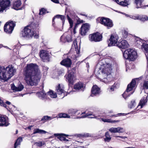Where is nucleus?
Wrapping results in <instances>:
<instances>
[{
	"label": "nucleus",
	"mask_w": 148,
	"mask_h": 148,
	"mask_svg": "<svg viewBox=\"0 0 148 148\" xmlns=\"http://www.w3.org/2000/svg\"><path fill=\"white\" fill-rule=\"evenodd\" d=\"M24 80L28 85H36L39 82L42 74L36 64H27L24 70Z\"/></svg>",
	"instance_id": "obj_1"
},
{
	"label": "nucleus",
	"mask_w": 148,
	"mask_h": 148,
	"mask_svg": "<svg viewBox=\"0 0 148 148\" xmlns=\"http://www.w3.org/2000/svg\"><path fill=\"white\" fill-rule=\"evenodd\" d=\"M99 64L101 67L99 68V71H95V75L97 78L100 79L106 83H108L111 79L112 76L111 71L112 70V66L110 63Z\"/></svg>",
	"instance_id": "obj_2"
},
{
	"label": "nucleus",
	"mask_w": 148,
	"mask_h": 148,
	"mask_svg": "<svg viewBox=\"0 0 148 148\" xmlns=\"http://www.w3.org/2000/svg\"><path fill=\"white\" fill-rule=\"evenodd\" d=\"M16 71V70L12 65L5 68L0 67V79L7 81L15 74Z\"/></svg>",
	"instance_id": "obj_3"
},
{
	"label": "nucleus",
	"mask_w": 148,
	"mask_h": 148,
	"mask_svg": "<svg viewBox=\"0 0 148 148\" xmlns=\"http://www.w3.org/2000/svg\"><path fill=\"white\" fill-rule=\"evenodd\" d=\"M32 24L25 27L21 32L22 36L24 38H30L33 36L35 38H38L39 35L37 33L34 32L35 27Z\"/></svg>",
	"instance_id": "obj_4"
},
{
	"label": "nucleus",
	"mask_w": 148,
	"mask_h": 148,
	"mask_svg": "<svg viewBox=\"0 0 148 148\" xmlns=\"http://www.w3.org/2000/svg\"><path fill=\"white\" fill-rule=\"evenodd\" d=\"M123 56L126 59L133 61L137 58V53L134 49H129L124 51L123 53Z\"/></svg>",
	"instance_id": "obj_5"
},
{
	"label": "nucleus",
	"mask_w": 148,
	"mask_h": 148,
	"mask_svg": "<svg viewBox=\"0 0 148 148\" xmlns=\"http://www.w3.org/2000/svg\"><path fill=\"white\" fill-rule=\"evenodd\" d=\"M136 84V81L134 79H133L130 83L128 85L126 90L122 95L123 97L126 99L127 97H129L130 95L132 94L134 91L131 93L130 92L132 91L135 87Z\"/></svg>",
	"instance_id": "obj_6"
},
{
	"label": "nucleus",
	"mask_w": 148,
	"mask_h": 148,
	"mask_svg": "<svg viewBox=\"0 0 148 148\" xmlns=\"http://www.w3.org/2000/svg\"><path fill=\"white\" fill-rule=\"evenodd\" d=\"M97 21H99L102 24L107 27L108 28L112 27L113 25L112 21L110 19L104 17L99 18L97 19Z\"/></svg>",
	"instance_id": "obj_7"
},
{
	"label": "nucleus",
	"mask_w": 148,
	"mask_h": 148,
	"mask_svg": "<svg viewBox=\"0 0 148 148\" xmlns=\"http://www.w3.org/2000/svg\"><path fill=\"white\" fill-rule=\"evenodd\" d=\"M10 5L9 0H0V13H2L4 10H7Z\"/></svg>",
	"instance_id": "obj_8"
},
{
	"label": "nucleus",
	"mask_w": 148,
	"mask_h": 148,
	"mask_svg": "<svg viewBox=\"0 0 148 148\" xmlns=\"http://www.w3.org/2000/svg\"><path fill=\"white\" fill-rule=\"evenodd\" d=\"M102 35L98 32L94 33L89 35V39L90 41L98 42L102 40Z\"/></svg>",
	"instance_id": "obj_9"
},
{
	"label": "nucleus",
	"mask_w": 148,
	"mask_h": 148,
	"mask_svg": "<svg viewBox=\"0 0 148 148\" xmlns=\"http://www.w3.org/2000/svg\"><path fill=\"white\" fill-rule=\"evenodd\" d=\"M15 24L13 21L7 22L4 26V31L7 33L10 34L12 32Z\"/></svg>",
	"instance_id": "obj_10"
},
{
	"label": "nucleus",
	"mask_w": 148,
	"mask_h": 148,
	"mask_svg": "<svg viewBox=\"0 0 148 148\" xmlns=\"http://www.w3.org/2000/svg\"><path fill=\"white\" fill-rule=\"evenodd\" d=\"M119 38L118 36L116 34H112L108 42V46L109 47L115 46L117 43Z\"/></svg>",
	"instance_id": "obj_11"
},
{
	"label": "nucleus",
	"mask_w": 148,
	"mask_h": 148,
	"mask_svg": "<svg viewBox=\"0 0 148 148\" xmlns=\"http://www.w3.org/2000/svg\"><path fill=\"white\" fill-rule=\"evenodd\" d=\"M90 27V26L88 23H85L83 24L80 29V33L82 35H85L88 31L89 30Z\"/></svg>",
	"instance_id": "obj_12"
},
{
	"label": "nucleus",
	"mask_w": 148,
	"mask_h": 148,
	"mask_svg": "<svg viewBox=\"0 0 148 148\" xmlns=\"http://www.w3.org/2000/svg\"><path fill=\"white\" fill-rule=\"evenodd\" d=\"M40 53V57L44 62H47L49 61V56L46 51L42 50Z\"/></svg>",
	"instance_id": "obj_13"
},
{
	"label": "nucleus",
	"mask_w": 148,
	"mask_h": 148,
	"mask_svg": "<svg viewBox=\"0 0 148 148\" xmlns=\"http://www.w3.org/2000/svg\"><path fill=\"white\" fill-rule=\"evenodd\" d=\"M56 91L58 94L59 95H63L62 98L67 95V93L64 90V88L62 85L59 84L56 88Z\"/></svg>",
	"instance_id": "obj_14"
},
{
	"label": "nucleus",
	"mask_w": 148,
	"mask_h": 148,
	"mask_svg": "<svg viewBox=\"0 0 148 148\" xmlns=\"http://www.w3.org/2000/svg\"><path fill=\"white\" fill-rule=\"evenodd\" d=\"M8 118L5 116H0V126L7 127L9 125Z\"/></svg>",
	"instance_id": "obj_15"
},
{
	"label": "nucleus",
	"mask_w": 148,
	"mask_h": 148,
	"mask_svg": "<svg viewBox=\"0 0 148 148\" xmlns=\"http://www.w3.org/2000/svg\"><path fill=\"white\" fill-rule=\"evenodd\" d=\"M117 45L119 48L123 49H125L129 47L128 42L125 40H122L120 42H119L118 44H117Z\"/></svg>",
	"instance_id": "obj_16"
},
{
	"label": "nucleus",
	"mask_w": 148,
	"mask_h": 148,
	"mask_svg": "<svg viewBox=\"0 0 148 148\" xmlns=\"http://www.w3.org/2000/svg\"><path fill=\"white\" fill-rule=\"evenodd\" d=\"M82 115L80 116H78L77 117V119L84 118L88 117L89 116L92 115L93 116L90 117L89 118H95L97 119H99V118L98 117L100 116V115L98 116H96L94 115H92L91 113H86L85 112H84L81 114Z\"/></svg>",
	"instance_id": "obj_17"
},
{
	"label": "nucleus",
	"mask_w": 148,
	"mask_h": 148,
	"mask_svg": "<svg viewBox=\"0 0 148 148\" xmlns=\"http://www.w3.org/2000/svg\"><path fill=\"white\" fill-rule=\"evenodd\" d=\"M71 63L72 62L71 59L69 58L63 60L60 63L61 65L66 67H70Z\"/></svg>",
	"instance_id": "obj_18"
},
{
	"label": "nucleus",
	"mask_w": 148,
	"mask_h": 148,
	"mask_svg": "<svg viewBox=\"0 0 148 148\" xmlns=\"http://www.w3.org/2000/svg\"><path fill=\"white\" fill-rule=\"evenodd\" d=\"M91 91L92 93L91 96L92 97L99 94L101 92L100 88L96 85L92 87Z\"/></svg>",
	"instance_id": "obj_19"
},
{
	"label": "nucleus",
	"mask_w": 148,
	"mask_h": 148,
	"mask_svg": "<svg viewBox=\"0 0 148 148\" xmlns=\"http://www.w3.org/2000/svg\"><path fill=\"white\" fill-rule=\"evenodd\" d=\"M21 1L20 0L16 1L14 3L13 8L16 10H22L24 8L21 7Z\"/></svg>",
	"instance_id": "obj_20"
},
{
	"label": "nucleus",
	"mask_w": 148,
	"mask_h": 148,
	"mask_svg": "<svg viewBox=\"0 0 148 148\" xmlns=\"http://www.w3.org/2000/svg\"><path fill=\"white\" fill-rule=\"evenodd\" d=\"M85 87V85L81 82L77 83L74 85V89L76 90H80L83 91Z\"/></svg>",
	"instance_id": "obj_21"
},
{
	"label": "nucleus",
	"mask_w": 148,
	"mask_h": 148,
	"mask_svg": "<svg viewBox=\"0 0 148 148\" xmlns=\"http://www.w3.org/2000/svg\"><path fill=\"white\" fill-rule=\"evenodd\" d=\"M72 47L74 46L76 52L77 53V55L76 56V57H77L79 56V54L80 52L79 49L80 47L79 46L78 47L77 45V41L76 40H75L73 41V44L72 45Z\"/></svg>",
	"instance_id": "obj_22"
},
{
	"label": "nucleus",
	"mask_w": 148,
	"mask_h": 148,
	"mask_svg": "<svg viewBox=\"0 0 148 148\" xmlns=\"http://www.w3.org/2000/svg\"><path fill=\"white\" fill-rule=\"evenodd\" d=\"M37 96L40 99H43L46 98L47 95L45 93L43 89L36 93Z\"/></svg>",
	"instance_id": "obj_23"
},
{
	"label": "nucleus",
	"mask_w": 148,
	"mask_h": 148,
	"mask_svg": "<svg viewBox=\"0 0 148 148\" xmlns=\"http://www.w3.org/2000/svg\"><path fill=\"white\" fill-rule=\"evenodd\" d=\"M135 40L136 45L138 47H139V46L140 45L141 46L142 48L143 47V44L146 42L138 37H136L135 38Z\"/></svg>",
	"instance_id": "obj_24"
},
{
	"label": "nucleus",
	"mask_w": 148,
	"mask_h": 148,
	"mask_svg": "<svg viewBox=\"0 0 148 148\" xmlns=\"http://www.w3.org/2000/svg\"><path fill=\"white\" fill-rule=\"evenodd\" d=\"M11 88L12 90L15 91H21L23 89L24 86L22 84H20L18 87H16L12 84Z\"/></svg>",
	"instance_id": "obj_25"
},
{
	"label": "nucleus",
	"mask_w": 148,
	"mask_h": 148,
	"mask_svg": "<svg viewBox=\"0 0 148 148\" xmlns=\"http://www.w3.org/2000/svg\"><path fill=\"white\" fill-rule=\"evenodd\" d=\"M78 110L76 109H71L69 110L68 113L71 116V118H72L73 116L75 115H78L80 113V112H78Z\"/></svg>",
	"instance_id": "obj_26"
},
{
	"label": "nucleus",
	"mask_w": 148,
	"mask_h": 148,
	"mask_svg": "<svg viewBox=\"0 0 148 148\" xmlns=\"http://www.w3.org/2000/svg\"><path fill=\"white\" fill-rule=\"evenodd\" d=\"M74 78L73 73H70L66 77V79L69 83L71 84L73 82Z\"/></svg>",
	"instance_id": "obj_27"
},
{
	"label": "nucleus",
	"mask_w": 148,
	"mask_h": 148,
	"mask_svg": "<svg viewBox=\"0 0 148 148\" xmlns=\"http://www.w3.org/2000/svg\"><path fill=\"white\" fill-rule=\"evenodd\" d=\"M46 133H47V132L44 130H41L39 128H35L33 132L32 135L37 133L39 134H45Z\"/></svg>",
	"instance_id": "obj_28"
},
{
	"label": "nucleus",
	"mask_w": 148,
	"mask_h": 148,
	"mask_svg": "<svg viewBox=\"0 0 148 148\" xmlns=\"http://www.w3.org/2000/svg\"><path fill=\"white\" fill-rule=\"evenodd\" d=\"M47 95L52 98H56L57 97L56 93L51 90H50L47 92Z\"/></svg>",
	"instance_id": "obj_29"
},
{
	"label": "nucleus",
	"mask_w": 148,
	"mask_h": 148,
	"mask_svg": "<svg viewBox=\"0 0 148 148\" xmlns=\"http://www.w3.org/2000/svg\"><path fill=\"white\" fill-rule=\"evenodd\" d=\"M147 96L146 97H144L140 100L139 103V105L140 106V108H142V107L144 106L146 103L147 102Z\"/></svg>",
	"instance_id": "obj_30"
},
{
	"label": "nucleus",
	"mask_w": 148,
	"mask_h": 148,
	"mask_svg": "<svg viewBox=\"0 0 148 148\" xmlns=\"http://www.w3.org/2000/svg\"><path fill=\"white\" fill-rule=\"evenodd\" d=\"M104 141L107 142H110L111 139V137L108 132H106L105 135Z\"/></svg>",
	"instance_id": "obj_31"
},
{
	"label": "nucleus",
	"mask_w": 148,
	"mask_h": 148,
	"mask_svg": "<svg viewBox=\"0 0 148 148\" xmlns=\"http://www.w3.org/2000/svg\"><path fill=\"white\" fill-rule=\"evenodd\" d=\"M119 84L117 82L115 83L114 85L108 88L110 91H113L114 89L118 88L119 87Z\"/></svg>",
	"instance_id": "obj_32"
},
{
	"label": "nucleus",
	"mask_w": 148,
	"mask_h": 148,
	"mask_svg": "<svg viewBox=\"0 0 148 148\" xmlns=\"http://www.w3.org/2000/svg\"><path fill=\"white\" fill-rule=\"evenodd\" d=\"M23 139L22 137H20L17 140L14 144V148H16V147L20 144V143L22 141Z\"/></svg>",
	"instance_id": "obj_33"
},
{
	"label": "nucleus",
	"mask_w": 148,
	"mask_h": 148,
	"mask_svg": "<svg viewBox=\"0 0 148 148\" xmlns=\"http://www.w3.org/2000/svg\"><path fill=\"white\" fill-rule=\"evenodd\" d=\"M67 17L70 25L69 28H71L73 27V21L71 19L68 15H67Z\"/></svg>",
	"instance_id": "obj_34"
},
{
	"label": "nucleus",
	"mask_w": 148,
	"mask_h": 148,
	"mask_svg": "<svg viewBox=\"0 0 148 148\" xmlns=\"http://www.w3.org/2000/svg\"><path fill=\"white\" fill-rule=\"evenodd\" d=\"M142 49L145 53H148V43L147 42H145L143 44Z\"/></svg>",
	"instance_id": "obj_35"
},
{
	"label": "nucleus",
	"mask_w": 148,
	"mask_h": 148,
	"mask_svg": "<svg viewBox=\"0 0 148 148\" xmlns=\"http://www.w3.org/2000/svg\"><path fill=\"white\" fill-rule=\"evenodd\" d=\"M143 89L145 90H147L146 93H148V81H145L143 84Z\"/></svg>",
	"instance_id": "obj_36"
},
{
	"label": "nucleus",
	"mask_w": 148,
	"mask_h": 148,
	"mask_svg": "<svg viewBox=\"0 0 148 148\" xmlns=\"http://www.w3.org/2000/svg\"><path fill=\"white\" fill-rule=\"evenodd\" d=\"M139 19L142 21L144 22L147 20L148 17L145 15H139Z\"/></svg>",
	"instance_id": "obj_37"
},
{
	"label": "nucleus",
	"mask_w": 148,
	"mask_h": 148,
	"mask_svg": "<svg viewBox=\"0 0 148 148\" xmlns=\"http://www.w3.org/2000/svg\"><path fill=\"white\" fill-rule=\"evenodd\" d=\"M143 0H135V2L137 5V8L141 7V4Z\"/></svg>",
	"instance_id": "obj_38"
},
{
	"label": "nucleus",
	"mask_w": 148,
	"mask_h": 148,
	"mask_svg": "<svg viewBox=\"0 0 148 148\" xmlns=\"http://www.w3.org/2000/svg\"><path fill=\"white\" fill-rule=\"evenodd\" d=\"M136 105V103L135 100H132L130 103L128 105V107L130 108H134Z\"/></svg>",
	"instance_id": "obj_39"
},
{
	"label": "nucleus",
	"mask_w": 148,
	"mask_h": 148,
	"mask_svg": "<svg viewBox=\"0 0 148 148\" xmlns=\"http://www.w3.org/2000/svg\"><path fill=\"white\" fill-rule=\"evenodd\" d=\"M66 39H65V40H63V41H64V42H69L71 41V37L70 35H66Z\"/></svg>",
	"instance_id": "obj_40"
},
{
	"label": "nucleus",
	"mask_w": 148,
	"mask_h": 148,
	"mask_svg": "<svg viewBox=\"0 0 148 148\" xmlns=\"http://www.w3.org/2000/svg\"><path fill=\"white\" fill-rule=\"evenodd\" d=\"M119 5L122 6H126L128 5V2L126 0H125L124 1H120Z\"/></svg>",
	"instance_id": "obj_41"
},
{
	"label": "nucleus",
	"mask_w": 148,
	"mask_h": 148,
	"mask_svg": "<svg viewBox=\"0 0 148 148\" xmlns=\"http://www.w3.org/2000/svg\"><path fill=\"white\" fill-rule=\"evenodd\" d=\"M125 131V129L122 127H116V133H121L124 132Z\"/></svg>",
	"instance_id": "obj_42"
},
{
	"label": "nucleus",
	"mask_w": 148,
	"mask_h": 148,
	"mask_svg": "<svg viewBox=\"0 0 148 148\" xmlns=\"http://www.w3.org/2000/svg\"><path fill=\"white\" fill-rule=\"evenodd\" d=\"M122 34L123 37L124 38H125L127 37L128 32L127 31L124 30L122 31Z\"/></svg>",
	"instance_id": "obj_43"
},
{
	"label": "nucleus",
	"mask_w": 148,
	"mask_h": 148,
	"mask_svg": "<svg viewBox=\"0 0 148 148\" xmlns=\"http://www.w3.org/2000/svg\"><path fill=\"white\" fill-rule=\"evenodd\" d=\"M47 13V12L45 9L44 8H42L40 10L39 14L40 15H43Z\"/></svg>",
	"instance_id": "obj_44"
},
{
	"label": "nucleus",
	"mask_w": 148,
	"mask_h": 148,
	"mask_svg": "<svg viewBox=\"0 0 148 148\" xmlns=\"http://www.w3.org/2000/svg\"><path fill=\"white\" fill-rule=\"evenodd\" d=\"M109 131L111 133H116V127H112L109 129Z\"/></svg>",
	"instance_id": "obj_45"
},
{
	"label": "nucleus",
	"mask_w": 148,
	"mask_h": 148,
	"mask_svg": "<svg viewBox=\"0 0 148 148\" xmlns=\"http://www.w3.org/2000/svg\"><path fill=\"white\" fill-rule=\"evenodd\" d=\"M100 120L104 122H108L110 123V119H104L103 118H99Z\"/></svg>",
	"instance_id": "obj_46"
},
{
	"label": "nucleus",
	"mask_w": 148,
	"mask_h": 148,
	"mask_svg": "<svg viewBox=\"0 0 148 148\" xmlns=\"http://www.w3.org/2000/svg\"><path fill=\"white\" fill-rule=\"evenodd\" d=\"M35 144L37 146L39 147H41L42 145H44L45 143L44 142H36L35 143Z\"/></svg>",
	"instance_id": "obj_47"
},
{
	"label": "nucleus",
	"mask_w": 148,
	"mask_h": 148,
	"mask_svg": "<svg viewBox=\"0 0 148 148\" xmlns=\"http://www.w3.org/2000/svg\"><path fill=\"white\" fill-rule=\"evenodd\" d=\"M139 17V15H137L136 16L133 15L130 16V17L134 20H138Z\"/></svg>",
	"instance_id": "obj_48"
},
{
	"label": "nucleus",
	"mask_w": 148,
	"mask_h": 148,
	"mask_svg": "<svg viewBox=\"0 0 148 148\" xmlns=\"http://www.w3.org/2000/svg\"><path fill=\"white\" fill-rule=\"evenodd\" d=\"M66 34H64L63 35H62L61 37L60 38V41L63 42H64V41H63V40H65V39H66Z\"/></svg>",
	"instance_id": "obj_49"
},
{
	"label": "nucleus",
	"mask_w": 148,
	"mask_h": 148,
	"mask_svg": "<svg viewBox=\"0 0 148 148\" xmlns=\"http://www.w3.org/2000/svg\"><path fill=\"white\" fill-rule=\"evenodd\" d=\"M63 118H70L71 117L70 116L67 114L63 113Z\"/></svg>",
	"instance_id": "obj_50"
},
{
	"label": "nucleus",
	"mask_w": 148,
	"mask_h": 148,
	"mask_svg": "<svg viewBox=\"0 0 148 148\" xmlns=\"http://www.w3.org/2000/svg\"><path fill=\"white\" fill-rule=\"evenodd\" d=\"M48 116H44L41 119L42 121H47L48 119Z\"/></svg>",
	"instance_id": "obj_51"
},
{
	"label": "nucleus",
	"mask_w": 148,
	"mask_h": 148,
	"mask_svg": "<svg viewBox=\"0 0 148 148\" xmlns=\"http://www.w3.org/2000/svg\"><path fill=\"white\" fill-rule=\"evenodd\" d=\"M61 16V15H57L55 16L53 18V20H52V21H53V24L54 23V19H55V18H60V17Z\"/></svg>",
	"instance_id": "obj_52"
},
{
	"label": "nucleus",
	"mask_w": 148,
	"mask_h": 148,
	"mask_svg": "<svg viewBox=\"0 0 148 148\" xmlns=\"http://www.w3.org/2000/svg\"><path fill=\"white\" fill-rule=\"evenodd\" d=\"M60 18L61 20H62V22L63 25L65 22V20H64L65 16H64L63 15H61Z\"/></svg>",
	"instance_id": "obj_53"
},
{
	"label": "nucleus",
	"mask_w": 148,
	"mask_h": 148,
	"mask_svg": "<svg viewBox=\"0 0 148 148\" xmlns=\"http://www.w3.org/2000/svg\"><path fill=\"white\" fill-rule=\"evenodd\" d=\"M58 138L61 141H64L65 139V137L61 136V135H59L58 137Z\"/></svg>",
	"instance_id": "obj_54"
},
{
	"label": "nucleus",
	"mask_w": 148,
	"mask_h": 148,
	"mask_svg": "<svg viewBox=\"0 0 148 148\" xmlns=\"http://www.w3.org/2000/svg\"><path fill=\"white\" fill-rule=\"evenodd\" d=\"M114 137L115 138H117V137H120L122 138H123L124 139H125V138H127V137L126 136H114Z\"/></svg>",
	"instance_id": "obj_55"
},
{
	"label": "nucleus",
	"mask_w": 148,
	"mask_h": 148,
	"mask_svg": "<svg viewBox=\"0 0 148 148\" xmlns=\"http://www.w3.org/2000/svg\"><path fill=\"white\" fill-rule=\"evenodd\" d=\"M120 120L112 121L111 119L110 123H116L119 122H120Z\"/></svg>",
	"instance_id": "obj_56"
},
{
	"label": "nucleus",
	"mask_w": 148,
	"mask_h": 148,
	"mask_svg": "<svg viewBox=\"0 0 148 148\" xmlns=\"http://www.w3.org/2000/svg\"><path fill=\"white\" fill-rule=\"evenodd\" d=\"M89 134L88 133L85 134H84L81 135V136L88 137L90 136Z\"/></svg>",
	"instance_id": "obj_57"
},
{
	"label": "nucleus",
	"mask_w": 148,
	"mask_h": 148,
	"mask_svg": "<svg viewBox=\"0 0 148 148\" xmlns=\"http://www.w3.org/2000/svg\"><path fill=\"white\" fill-rule=\"evenodd\" d=\"M56 117H58L57 116H56L54 117H52L48 116V121L54 118H56Z\"/></svg>",
	"instance_id": "obj_58"
},
{
	"label": "nucleus",
	"mask_w": 148,
	"mask_h": 148,
	"mask_svg": "<svg viewBox=\"0 0 148 148\" xmlns=\"http://www.w3.org/2000/svg\"><path fill=\"white\" fill-rule=\"evenodd\" d=\"M78 21H77V23H75V26H74V29H76L77 28V27H78V25L80 23H78Z\"/></svg>",
	"instance_id": "obj_59"
},
{
	"label": "nucleus",
	"mask_w": 148,
	"mask_h": 148,
	"mask_svg": "<svg viewBox=\"0 0 148 148\" xmlns=\"http://www.w3.org/2000/svg\"><path fill=\"white\" fill-rule=\"evenodd\" d=\"M58 118H63V113H60L58 114Z\"/></svg>",
	"instance_id": "obj_60"
},
{
	"label": "nucleus",
	"mask_w": 148,
	"mask_h": 148,
	"mask_svg": "<svg viewBox=\"0 0 148 148\" xmlns=\"http://www.w3.org/2000/svg\"><path fill=\"white\" fill-rule=\"evenodd\" d=\"M52 1L56 3H59L58 0H51Z\"/></svg>",
	"instance_id": "obj_61"
},
{
	"label": "nucleus",
	"mask_w": 148,
	"mask_h": 148,
	"mask_svg": "<svg viewBox=\"0 0 148 148\" xmlns=\"http://www.w3.org/2000/svg\"><path fill=\"white\" fill-rule=\"evenodd\" d=\"M145 55L146 57V58L147 61V64L148 65V53H145Z\"/></svg>",
	"instance_id": "obj_62"
},
{
	"label": "nucleus",
	"mask_w": 148,
	"mask_h": 148,
	"mask_svg": "<svg viewBox=\"0 0 148 148\" xmlns=\"http://www.w3.org/2000/svg\"><path fill=\"white\" fill-rule=\"evenodd\" d=\"M121 114V113H120V114H117L116 115H112L110 117H116V116H118V115L119 114Z\"/></svg>",
	"instance_id": "obj_63"
},
{
	"label": "nucleus",
	"mask_w": 148,
	"mask_h": 148,
	"mask_svg": "<svg viewBox=\"0 0 148 148\" xmlns=\"http://www.w3.org/2000/svg\"><path fill=\"white\" fill-rule=\"evenodd\" d=\"M6 103L8 105H10L11 103L8 101H6Z\"/></svg>",
	"instance_id": "obj_64"
}]
</instances>
